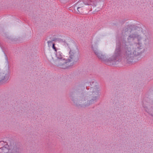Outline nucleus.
I'll use <instances>...</instances> for the list:
<instances>
[{"mask_svg": "<svg viewBox=\"0 0 153 153\" xmlns=\"http://www.w3.org/2000/svg\"><path fill=\"white\" fill-rule=\"evenodd\" d=\"M0 153H16L13 146H10L6 142H0Z\"/></svg>", "mask_w": 153, "mask_h": 153, "instance_id": "f03ea898", "label": "nucleus"}, {"mask_svg": "<svg viewBox=\"0 0 153 153\" xmlns=\"http://www.w3.org/2000/svg\"><path fill=\"white\" fill-rule=\"evenodd\" d=\"M97 83L96 82H92V83L91 84V85L93 86H97Z\"/></svg>", "mask_w": 153, "mask_h": 153, "instance_id": "423d86ee", "label": "nucleus"}, {"mask_svg": "<svg viewBox=\"0 0 153 153\" xmlns=\"http://www.w3.org/2000/svg\"><path fill=\"white\" fill-rule=\"evenodd\" d=\"M56 59H62L63 58V56L62 53L60 52H57L56 54Z\"/></svg>", "mask_w": 153, "mask_h": 153, "instance_id": "20e7f679", "label": "nucleus"}, {"mask_svg": "<svg viewBox=\"0 0 153 153\" xmlns=\"http://www.w3.org/2000/svg\"><path fill=\"white\" fill-rule=\"evenodd\" d=\"M69 55L70 59L66 60L63 58L62 59H56L55 63L58 66L64 69L72 66L73 65V59L75 57H78L79 55L78 50L76 47L71 49Z\"/></svg>", "mask_w": 153, "mask_h": 153, "instance_id": "f257e3e1", "label": "nucleus"}, {"mask_svg": "<svg viewBox=\"0 0 153 153\" xmlns=\"http://www.w3.org/2000/svg\"><path fill=\"white\" fill-rule=\"evenodd\" d=\"M92 48L93 50L94 51V52L99 59L103 60H105V59L106 58L105 56L104 55H102L99 52L96 45H93L92 46Z\"/></svg>", "mask_w": 153, "mask_h": 153, "instance_id": "7ed1b4c3", "label": "nucleus"}, {"mask_svg": "<svg viewBox=\"0 0 153 153\" xmlns=\"http://www.w3.org/2000/svg\"><path fill=\"white\" fill-rule=\"evenodd\" d=\"M80 8H81V7H78L77 8V10L79 13L82 12L81 11L80 12L79 10H80Z\"/></svg>", "mask_w": 153, "mask_h": 153, "instance_id": "6e6552de", "label": "nucleus"}, {"mask_svg": "<svg viewBox=\"0 0 153 153\" xmlns=\"http://www.w3.org/2000/svg\"><path fill=\"white\" fill-rule=\"evenodd\" d=\"M4 77L3 75H2V74L0 73V81L4 80Z\"/></svg>", "mask_w": 153, "mask_h": 153, "instance_id": "39448f33", "label": "nucleus"}, {"mask_svg": "<svg viewBox=\"0 0 153 153\" xmlns=\"http://www.w3.org/2000/svg\"><path fill=\"white\" fill-rule=\"evenodd\" d=\"M54 50L55 51H56V47L55 46L54 44H53V46H52Z\"/></svg>", "mask_w": 153, "mask_h": 153, "instance_id": "0eeeda50", "label": "nucleus"}, {"mask_svg": "<svg viewBox=\"0 0 153 153\" xmlns=\"http://www.w3.org/2000/svg\"><path fill=\"white\" fill-rule=\"evenodd\" d=\"M51 42H48V44H49V43H51Z\"/></svg>", "mask_w": 153, "mask_h": 153, "instance_id": "1a4fd4ad", "label": "nucleus"}]
</instances>
